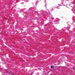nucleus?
Segmentation results:
<instances>
[{
  "label": "nucleus",
  "instance_id": "1",
  "mask_svg": "<svg viewBox=\"0 0 75 75\" xmlns=\"http://www.w3.org/2000/svg\"><path fill=\"white\" fill-rule=\"evenodd\" d=\"M54 68V66H51L50 68L52 69V68Z\"/></svg>",
  "mask_w": 75,
  "mask_h": 75
},
{
  "label": "nucleus",
  "instance_id": "2",
  "mask_svg": "<svg viewBox=\"0 0 75 75\" xmlns=\"http://www.w3.org/2000/svg\"><path fill=\"white\" fill-rule=\"evenodd\" d=\"M49 18H50V19H51V18H52V17H51V16H50V17H49Z\"/></svg>",
  "mask_w": 75,
  "mask_h": 75
}]
</instances>
